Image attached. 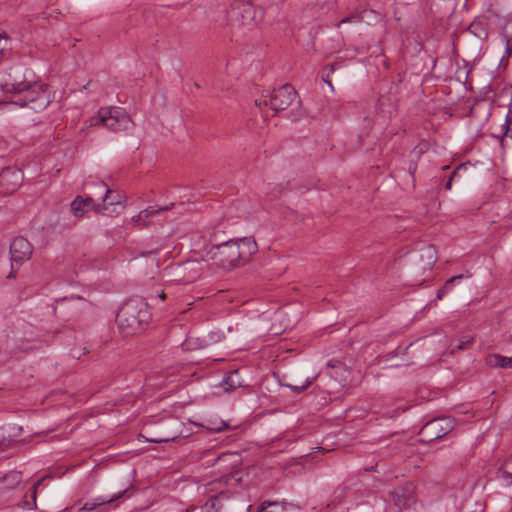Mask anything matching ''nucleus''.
Segmentation results:
<instances>
[{
    "mask_svg": "<svg viewBox=\"0 0 512 512\" xmlns=\"http://www.w3.org/2000/svg\"><path fill=\"white\" fill-rule=\"evenodd\" d=\"M31 71L22 73L18 68L9 74V80L1 84L2 89L12 93L13 97L8 101L0 102V111L11 112L16 107H28L33 111L44 110L50 103V94L45 84L35 81Z\"/></svg>",
    "mask_w": 512,
    "mask_h": 512,
    "instance_id": "nucleus-1",
    "label": "nucleus"
},
{
    "mask_svg": "<svg viewBox=\"0 0 512 512\" xmlns=\"http://www.w3.org/2000/svg\"><path fill=\"white\" fill-rule=\"evenodd\" d=\"M254 103L264 121L287 109H289L287 115L292 121H297L304 115L299 95L290 84L274 89L269 95L256 99Z\"/></svg>",
    "mask_w": 512,
    "mask_h": 512,
    "instance_id": "nucleus-2",
    "label": "nucleus"
},
{
    "mask_svg": "<svg viewBox=\"0 0 512 512\" xmlns=\"http://www.w3.org/2000/svg\"><path fill=\"white\" fill-rule=\"evenodd\" d=\"M257 251L254 239L244 237L212 246L211 258L223 269H232L246 262Z\"/></svg>",
    "mask_w": 512,
    "mask_h": 512,
    "instance_id": "nucleus-3",
    "label": "nucleus"
},
{
    "mask_svg": "<svg viewBox=\"0 0 512 512\" xmlns=\"http://www.w3.org/2000/svg\"><path fill=\"white\" fill-rule=\"evenodd\" d=\"M151 319L148 304L138 298L129 299L119 309L116 322L120 333L130 337L142 333Z\"/></svg>",
    "mask_w": 512,
    "mask_h": 512,
    "instance_id": "nucleus-4",
    "label": "nucleus"
},
{
    "mask_svg": "<svg viewBox=\"0 0 512 512\" xmlns=\"http://www.w3.org/2000/svg\"><path fill=\"white\" fill-rule=\"evenodd\" d=\"M240 477L225 475L208 484L210 493L207 501L202 506V512H226L225 503H229L233 494L240 489Z\"/></svg>",
    "mask_w": 512,
    "mask_h": 512,
    "instance_id": "nucleus-5",
    "label": "nucleus"
},
{
    "mask_svg": "<svg viewBox=\"0 0 512 512\" xmlns=\"http://www.w3.org/2000/svg\"><path fill=\"white\" fill-rule=\"evenodd\" d=\"M227 19L232 26L251 30L258 25L261 12L250 2L236 1L227 10Z\"/></svg>",
    "mask_w": 512,
    "mask_h": 512,
    "instance_id": "nucleus-6",
    "label": "nucleus"
},
{
    "mask_svg": "<svg viewBox=\"0 0 512 512\" xmlns=\"http://www.w3.org/2000/svg\"><path fill=\"white\" fill-rule=\"evenodd\" d=\"M100 125L105 128H129L135 125V123L124 108L107 106L100 108L97 113L90 118V127Z\"/></svg>",
    "mask_w": 512,
    "mask_h": 512,
    "instance_id": "nucleus-7",
    "label": "nucleus"
},
{
    "mask_svg": "<svg viewBox=\"0 0 512 512\" xmlns=\"http://www.w3.org/2000/svg\"><path fill=\"white\" fill-rule=\"evenodd\" d=\"M391 496L401 512L415 511L416 498L414 486L411 483L396 488L391 492Z\"/></svg>",
    "mask_w": 512,
    "mask_h": 512,
    "instance_id": "nucleus-8",
    "label": "nucleus"
},
{
    "mask_svg": "<svg viewBox=\"0 0 512 512\" xmlns=\"http://www.w3.org/2000/svg\"><path fill=\"white\" fill-rule=\"evenodd\" d=\"M453 428V421L449 418L433 419L423 426L421 433L427 437L428 441H432L442 438Z\"/></svg>",
    "mask_w": 512,
    "mask_h": 512,
    "instance_id": "nucleus-9",
    "label": "nucleus"
},
{
    "mask_svg": "<svg viewBox=\"0 0 512 512\" xmlns=\"http://www.w3.org/2000/svg\"><path fill=\"white\" fill-rule=\"evenodd\" d=\"M9 253L12 267H14L15 264L21 265L31 258L33 247L26 238L19 236L11 242Z\"/></svg>",
    "mask_w": 512,
    "mask_h": 512,
    "instance_id": "nucleus-10",
    "label": "nucleus"
},
{
    "mask_svg": "<svg viewBox=\"0 0 512 512\" xmlns=\"http://www.w3.org/2000/svg\"><path fill=\"white\" fill-rule=\"evenodd\" d=\"M71 211L77 218L82 217L88 211L94 210L97 213H103L107 207L104 204H96L94 199L90 196H76L71 202Z\"/></svg>",
    "mask_w": 512,
    "mask_h": 512,
    "instance_id": "nucleus-11",
    "label": "nucleus"
},
{
    "mask_svg": "<svg viewBox=\"0 0 512 512\" xmlns=\"http://www.w3.org/2000/svg\"><path fill=\"white\" fill-rule=\"evenodd\" d=\"M22 173L20 170L7 167L0 173V189L2 193L9 194L14 192L22 183Z\"/></svg>",
    "mask_w": 512,
    "mask_h": 512,
    "instance_id": "nucleus-12",
    "label": "nucleus"
},
{
    "mask_svg": "<svg viewBox=\"0 0 512 512\" xmlns=\"http://www.w3.org/2000/svg\"><path fill=\"white\" fill-rule=\"evenodd\" d=\"M125 493L126 490H122L119 491L118 493H115L110 498L97 497L88 500L84 503L81 509L85 511L100 510L101 512H106V506L113 504L115 501L124 496Z\"/></svg>",
    "mask_w": 512,
    "mask_h": 512,
    "instance_id": "nucleus-13",
    "label": "nucleus"
},
{
    "mask_svg": "<svg viewBox=\"0 0 512 512\" xmlns=\"http://www.w3.org/2000/svg\"><path fill=\"white\" fill-rule=\"evenodd\" d=\"M22 481V473L19 471H10L3 477H0V490L13 489Z\"/></svg>",
    "mask_w": 512,
    "mask_h": 512,
    "instance_id": "nucleus-14",
    "label": "nucleus"
},
{
    "mask_svg": "<svg viewBox=\"0 0 512 512\" xmlns=\"http://www.w3.org/2000/svg\"><path fill=\"white\" fill-rule=\"evenodd\" d=\"M98 186L104 192V195L102 197V204H104L106 207L108 205L121 204V196L115 191L109 189L104 182L99 183Z\"/></svg>",
    "mask_w": 512,
    "mask_h": 512,
    "instance_id": "nucleus-15",
    "label": "nucleus"
},
{
    "mask_svg": "<svg viewBox=\"0 0 512 512\" xmlns=\"http://www.w3.org/2000/svg\"><path fill=\"white\" fill-rule=\"evenodd\" d=\"M488 363L489 365L497 368H510L512 367V357L494 354L490 356Z\"/></svg>",
    "mask_w": 512,
    "mask_h": 512,
    "instance_id": "nucleus-16",
    "label": "nucleus"
},
{
    "mask_svg": "<svg viewBox=\"0 0 512 512\" xmlns=\"http://www.w3.org/2000/svg\"><path fill=\"white\" fill-rule=\"evenodd\" d=\"M497 477L508 484L512 483V455L505 460L503 466L498 471Z\"/></svg>",
    "mask_w": 512,
    "mask_h": 512,
    "instance_id": "nucleus-17",
    "label": "nucleus"
},
{
    "mask_svg": "<svg viewBox=\"0 0 512 512\" xmlns=\"http://www.w3.org/2000/svg\"><path fill=\"white\" fill-rule=\"evenodd\" d=\"M173 203L169 204V205H165V206H161V207H155V206H150L144 210H142L141 212H139L137 215H136V218L137 220L141 219L142 217H154L156 215H158L161 211H167V210H170L172 207H173Z\"/></svg>",
    "mask_w": 512,
    "mask_h": 512,
    "instance_id": "nucleus-18",
    "label": "nucleus"
},
{
    "mask_svg": "<svg viewBox=\"0 0 512 512\" xmlns=\"http://www.w3.org/2000/svg\"><path fill=\"white\" fill-rule=\"evenodd\" d=\"M462 278H463V275H457V276H453V277H451L450 279H448V280L445 282V284H444V285H443V286L438 290V292H437V298H438L439 300H441V299L444 297V295H445L446 293H448V292L452 289V287H453V283H454L456 280H460V279H462Z\"/></svg>",
    "mask_w": 512,
    "mask_h": 512,
    "instance_id": "nucleus-19",
    "label": "nucleus"
},
{
    "mask_svg": "<svg viewBox=\"0 0 512 512\" xmlns=\"http://www.w3.org/2000/svg\"><path fill=\"white\" fill-rule=\"evenodd\" d=\"M41 481L42 480H38L36 483H34V485L30 488L29 492L27 493V495L25 496L26 498H30L31 499V502H29L28 500H25L24 502V507L28 508V509H32L33 506H35V503H36V495H37V488L38 486L41 484Z\"/></svg>",
    "mask_w": 512,
    "mask_h": 512,
    "instance_id": "nucleus-20",
    "label": "nucleus"
},
{
    "mask_svg": "<svg viewBox=\"0 0 512 512\" xmlns=\"http://www.w3.org/2000/svg\"><path fill=\"white\" fill-rule=\"evenodd\" d=\"M180 436L179 433H168L165 435H159L151 438H147V441L152 443H164L175 441Z\"/></svg>",
    "mask_w": 512,
    "mask_h": 512,
    "instance_id": "nucleus-21",
    "label": "nucleus"
},
{
    "mask_svg": "<svg viewBox=\"0 0 512 512\" xmlns=\"http://www.w3.org/2000/svg\"><path fill=\"white\" fill-rule=\"evenodd\" d=\"M421 257H426L428 259V267L431 268L437 260L435 247L433 245L425 247Z\"/></svg>",
    "mask_w": 512,
    "mask_h": 512,
    "instance_id": "nucleus-22",
    "label": "nucleus"
},
{
    "mask_svg": "<svg viewBox=\"0 0 512 512\" xmlns=\"http://www.w3.org/2000/svg\"><path fill=\"white\" fill-rule=\"evenodd\" d=\"M472 338L465 336L462 339H459L456 346H453L451 344V353H454L455 351H461L467 349L470 344L472 343Z\"/></svg>",
    "mask_w": 512,
    "mask_h": 512,
    "instance_id": "nucleus-23",
    "label": "nucleus"
},
{
    "mask_svg": "<svg viewBox=\"0 0 512 512\" xmlns=\"http://www.w3.org/2000/svg\"><path fill=\"white\" fill-rule=\"evenodd\" d=\"M239 377V373L238 371H234L233 373H231L226 379H225V383L231 388V389H235L237 387H240L242 386L241 382L239 381L238 379Z\"/></svg>",
    "mask_w": 512,
    "mask_h": 512,
    "instance_id": "nucleus-24",
    "label": "nucleus"
},
{
    "mask_svg": "<svg viewBox=\"0 0 512 512\" xmlns=\"http://www.w3.org/2000/svg\"><path fill=\"white\" fill-rule=\"evenodd\" d=\"M312 381L306 378L303 382L296 383V384H287L286 386L289 387L292 391L300 393L304 390H306L310 385Z\"/></svg>",
    "mask_w": 512,
    "mask_h": 512,
    "instance_id": "nucleus-25",
    "label": "nucleus"
},
{
    "mask_svg": "<svg viewBox=\"0 0 512 512\" xmlns=\"http://www.w3.org/2000/svg\"><path fill=\"white\" fill-rule=\"evenodd\" d=\"M492 137L497 138L500 140V145L502 148L505 147L506 139L511 138L512 139V130L506 129L501 135H494L491 134Z\"/></svg>",
    "mask_w": 512,
    "mask_h": 512,
    "instance_id": "nucleus-26",
    "label": "nucleus"
},
{
    "mask_svg": "<svg viewBox=\"0 0 512 512\" xmlns=\"http://www.w3.org/2000/svg\"><path fill=\"white\" fill-rule=\"evenodd\" d=\"M278 503L276 501H264L260 504L257 509V512H266L269 507L277 506Z\"/></svg>",
    "mask_w": 512,
    "mask_h": 512,
    "instance_id": "nucleus-27",
    "label": "nucleus"
},
{
    "mask_svg": "<svg viewBox=\"0 0 512 512\" xmlns=\"http://www.w3.org/2000/svg\"><path fill=\"white\" fill-rule=\"evenodd\" d=\"M464 168V164H460L454 171L453 173L451 174L449 180L447 181L445 187L446 189H451V184H452V180L453 178L458 174V172Z\"/></svg>",
    "mask_w": 512,
    "mask_h": 512,
    "instance_id": "nucleus-28",
    "label": "nucleus"
},
{
    "mask_svg": "<svg viewBox=\"0 0 512 512\" xmlns=\"http://www.w3.org/2000/svg\"><path fill=\"white\" fill-rule=\"evenodd\" d=\"M149 217H142L141 219L137 220L136 215L132 218L133 223L140 227H146L149 224Z\"/></svg>",
    "mask_w": 512,
    "mask_h": 512,
    "instance_id": "nucleus-29",
    "label": "nucleus"
},
{
    "mask_svg": "<svg viewBox=\"0 0 512 512\" xmlns=\"http://www.w3.org/2000/svg\"><path fill=\"white\" fill-rule=\"evenodd\" d=\"M512 126V111L508 110L505 118L504 124L501 125V128H510Z\"/></svg>",
    "mask_w": 512,
    "mask_h": 512,
    "instance_id": "nucleus-30",
    "label": "nucleus"
},
{
    "mask_svg": "<svg viewBox=\"0 0 512 512\" xmlns=\"http://www.w3.org/2000/svg\"><path fill=\"white\" fill-rule=\"evenodd\" d=\"M504 32L512 39V19H510L503 27Z\"/></svg>",
    "mask_w": 512,
    "mask_h": 512,
    "instance_id": "nucleus-31",
    "label": "nucleus"
},
{
    "mask_svg": "<svg viewBox=\"0 0 512 512\" xmlns=\"http://www.w3.org/2000/svg\"><path fill=\"white\" fill-rule=\"evenodd\" d=\"M357 20V17H347V18H344L340 21L339 24H342V23H348V22H352V21H356Z\"/></svg>",
    "mask_w": 512,
    "mask_h": 512,
    "instance_id": "nucleus-32",
    "label": "nucleus"
},
{
    "mask_svg": "<svg viewBox=\"0 0 512 512\" xmlns=\"http://www.w3.org/2000/svg\"><path fill=\"white\" fill-rule=\"evenodd\" d=\"M156 298H159L160 300L163 301L166 298V294L164 293L163 290H161L159 293H157Z\"/></svg>",
    "mask_w": 512,
    "mask_h": 512,
    "instance_id": "nucleus-33",
    "label": "nucleus"
},
{
    "mask_svg": "<svg viewBox=\"0 0 512 512\" xmlns=\"http://www.w3.org/2000/svg\"><path fill=\"white\" fill-rule=\"evenodd\" d=\"M405 410H406V408H401V409H399V408H398V409L395 411V414H397V415H398L400 412H404Z\"/></svg>",
    "mask_w": 512,
    "mask_h": 512,
    "instance_id": "nucleus-34",
    "label": "nucleus"
},
{
    "mask_svg": "<svg viewBox=\"0 0 512 512\" xmlns=\"http://www.w3.org/2000/svg\"><path fill=\"white\" fill-rule=\"evenodd\" d=\"M324 81L329 85V87H330L331 89H333V86H332V83H331V81H330V80H328V79H324Z\"/></svg>",
    "mask_w": 512,
    "mask_h": 512,
    "instance_id": "nucleus-35",
    "label": "nucleus"
},
{
    "mask_svg": "<svg viewBox=\"0 0 512 512\" xmlns=\"http://www.w3.org/2000/svg\"><path fill=\"white\" fill-rule=\"evenodd\" d=\"M327 366H328L329 368H335V367H336L335 365H332L330 362L327 364Z\"/></svg>",
    "mask_w": 512,
    "mask_h": 512,
    "instance_id": "nucleus-36",
    "label": "nucleus"
}]
</instances>
